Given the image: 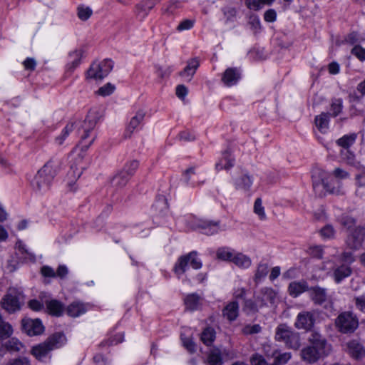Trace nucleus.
<instances>
[{
    "label": "nucleus",
    "instance_id": "53",
    "mask_svg": "<svg viewBox=\"0 0 365 365\" xmlns=\"http://www.w3.org/2000/svg\"><path fill=\"white\" fill-rule=\"evenodd\" d=\"M320 233L324 238L330 239L334 235V230L331 225H327L320 230Z\"/></svg>",
    "mask_w": 365,
    "mask_h": 365
},
{
    "label": "nucleus",
    "instance_id": "42",
    "mask_svg": "<svg viewBox=\"0 0 365 365\" xmlns=\"http://www.w3.org/2000/svg\"><path fill=\"white\" fill-rule=\"evenodd\" d=\"M253 212L258 216L260 220H265L267 219L264 207L262 205V198L257 197L255 200L254 202Z\"/></svg>",
    "mask_w": 365,
    "mask_h": 365
},
{
    "label": "nucleus",
    "instance_id": "37",
    "mask_svg": "<svg viewBox=\"0 0 365 365\" xmlns=\"http://www.w3.org/2000/svg\"><path fill=\"white\" fill-rule=\"evenodd\" d=\"M216 332L212 327H206L201 334L200 339L206 346H210L215 339Z\"/></svg>",
    "mask_w": 365,
    "mask_h": 365
},
{
    "label": "nucleus",
    "instance_id": "34",
    "mask_svg": "<svg viewBox=\"0 0 365 365\" xmlns=\"http://www.w3.org/2000/svg\"><path fill=\"white\" fill-rule=\"evenodd\" d=\"M232 262L242 269H247L252 264L251 259L241 252H235Z\"/></svg>",
    "mask_w": 365,
    "mask_h": 365
},
{
    "label": "nucleus",
    "instance_id": "57",
    "mask_svg": "<svg viewBox=\"0 0 365 365\" xmlns=\"http://www.w3.org/2000/svg\"><path fill=\"white\" fill-rule=\"evenodd\" d=\"M341 225L347 228L350 229L355 225V220L353 217L349 216H342L340 220Z\"/></svg>",
    "mask_w": 365,
    "mask_h": 365
},
{
    "label": "nucleus",
    "instance_id": "58",
    "mask_svg": "<svg viewBox=\"0 0 365 365\" xmlns=\"http://www.w3.org/2000/svg\"><path fill=\"white\" fill-rule=\"evenodd\" d=\"M341 100L337 99L332 102L331 105V111L334 116L338 115L341 111Z\"/></svg>",
    "mask_w": 365,
    "mask_h": 365
},
{
    "label": "nucleus",
    "instance_id": "30",
    "mask_svg": "<svg viewBox=\"0 0 365 365\" xmlns=\"http://www.w3.org/2000/svg\"><path fill=\"white\" fill-rule=\"evenodd\" d=\"M351 274V269L349 264H343L334 269V278L336 283L341 282L344 278Z\"/></svg>",
    "mask_w": 365,
    "mask_h": 365
},
{
    "label": "nucleus",
    "instance_id": "27",
    "mask_svg": "<svg viewBox=\"0 0 365 365\" xmlns=\"http://www.w3.org/2000/svg\"><path fill=\"white\" fill-rule=\"evenodd\" d=\"M200 63L197 58H192L187 61V64L185 68L180 73L182 77L187 78L188 81H190L195 73L196 70L199 67Z\"/></svg>",
    "mask_w": 365,
    "mask_h": 365
},
{
    "label": "nucleus",
    "instance_id": "46",
    "mask_svg": "<svg viewBox=\"0 0 365 365\" xmlns=\"http://www.w3.org/2000/svg\"><path fill=\"white\" fill-rule=\"evenodd\" d=\"M77 11L78 17L82 21L88 20L93 14L91 8L84 6H79Z\"/></svg>",
    "mask_w": 365,
    "mask_h": 365
},
{
    "label": "nucleus",
    "instance_id": "25",
    "mask_svg": "<svg viewBox=\"0 0 365 365\" xmlns=\"http://www.w3.org/2000/svg\"><path fill=\"white\" fill-rule=\"evenodd\" d=\"M83 53V49H76L69 53V61L67 63L68 71L73 72V70L80 65Z\"/></svg>",
    "mask_w": 365,
    "mask_h": 365
},
{
    "label": "nucleus",
    "instance_id": "38",
    "mask_svg": "<svg viewBox=\"0 0 365 365\" xmlns=\"http://www.w3.org/2000/svg\"><path fill=\"white\" fill-rule=\"evenodd\" d=\"M356 133L344 135L336 140V144L343 148L348 149L356 142Z\"/></svg>",
    "mask_w": 365,
    "mask_h": 365
},
{
    "label": "nucleus",
    "instance_id": "32",
    "mask_svg": "<svg viewBox=\"0 0 365 365\" xmlns=\"http://www.w3.org/2000/svg\"><path fill=\"white\" fill-rule=\"evenodd\" d=\"M197 227L202 229L204 234L207 235L215 234L218 232L220 230L219 222L200 221Z\"/></svg>",
    "mask_w": 365,
    "mask_h": 365
},
{
    "label": "nucleus",
    "instance_id": "10",
    "mask_svg": "<svg viewBox=\"0 0 365 365\" xmlns=\"http://www.w3.org/2000/svg\"><path fill=\"white\" fill-rule=\"evenodd\" d=\"M1 307L9 313H14L20 309L19 299L14 289H9L1 301Z\"/></svg>",
    "mask_w": 365,
    "mask_h": 365
},
{
    "label": "nucleus",
    "instance_id": "22",
    "mask_svg": "<svg viewBox=\"0 0 365 365\" xmlns=\"http://www.w3.org/2000/svg\"><path fill=\"white\" fill-rule=\"evenodd\" d=\"M293 333L290 328L286 324H279L276 330L275 339L277 341H284L286 344H289L290 337Z\"/></svg>",
    "mask_w": 365,
    "mask_h": 365
},
{
    "label": "nucleus",
    "instance_id": "52",
    "mask_svg": "<svg viewBox=\"0 0 365 365\" xmlns=\"http://www.w3.org/2000/svg\"><path fill=\"white\" fill-rule=\"evenodd\" d=\"M250 363L252 365H268L264 356L259 354H255L252 356Z\"/></svg>",
    "mask_w": 365,
    "mask_h": 365
},
{
    "label": "nucleus",
    "instance_id": "17",
    "mask_svg": "<svg viewBox=\"0 0 365 365\" xmlns=\"http://www.w3.org/2000/svg\"><path fill=\"white\" fill-rule=\"evenodd\" d=\"M185 181L187 184L191 185L192 187L200 186L205 180L202 176H199L195 173L194 168H190L185 171L184 173Z\"/></svg>",
    "mask_w": 365,
    "mask_h": 365
},
{
    "label": "nucleus",
    "instance_id": "56",
    "mask_svg": "<svg viewBox=\"0 0 365 365\" xmlns=\"http://www.w3.org/2000/svg\"><path fill=\"white\" fill-rule=\"evenodd\" d=\"M181 339L183 343V346L190 351L194 352L195 351V344L194 341L190 338L184 337V335L181 334Z\"/></svg>",
    "mask_w": 365,
    "mask_h": 365
},
{
    "label": "nucleus",
    "instance_id": "36",
    "mask_svg": "<svg viewBox=\"0 0 365 365\" xmlns=\"http://www.w3.org/2000/svg\"><path fill=\"white\" fill-rule=\"evenodd\" d=\"M235 252L229 247H220L217 249L216 256L218 259L232 262Z\"/></svg>",
    "mask_w": 365,
    "mask_h": 365
},
{
    "label": "nucleus",
    "instance_id": "4",
    "mask_svg": "<svg viewBox=\"0 0 365 365\" xmlns=\"http://www.w3.org/2000/svg\"><path fill=\"white\" fill-rule=\"evenodd\" d=\"M330 175L321 168H315L312 171L313 189L315 193L319 197L326 195L327 192L334 194L336 195L344 194L339 186L337 187H332L329 178Z\"/></svg>",
    "mask_w": 365,
    "mask_h": 365
},
{
    "label": "nucleus",
    "instance_id": "13",
    "mask_svg": "<svg viewBox=\"0 0 365 365\" xmlns=\"http://www.w3.org/2000/svg\"><path fill=\"white\" fill-rule=\"evenodd\" d=\"M98 118L97 115L93 113H90L83 121L81 129L83 133L81 135L82 142L85 141L86 138L90 137V133L92 131L97 123Z\"/></svg>",
    "mask_w": 365,
    "mask_h": 365
},
{
    "label": "nucleus",
    "instance_id": "6",
    "mask_svg": "<svg viewBox=\"0 0 365 365\" xmlns=\"http://www.w3.org/2000/svg\"><path fill=\"white\" fill-rule=\"evenodd\" d=\"M113 68V62L110 59H105L101 63H93L87 71V78L94 80H102L107 76Z\"/></svg>",
    "mask_w": 365,
    "mask_h": 365
},
{
    "label": "nucleus",
    "instance_id": "59",
    "mask_svg": "<svg viewBox=\"0 0 365 365\" xmlns=\"http://www.w3.org/2000/svg\"><path fill=\"white\" fill-rule=\"evenodd\" d=\"M277 19V12L273 9L267 10L264 14V19L267 22H274Z\"/></svg>",
    "mask_w": 365,
    "mask_h": 365
},
{
    "label": "nucleus",
    "instance_id": "9",
    "mask_svg": "<svg viewBox=\"0 0 365 365\" xmlns=\"http://www.w3.org/2000/svg\"><path fill=\"white\" fill-rule=\"evenodd\" d=\"M365 240V229L357 227L350 232L346 240V246L351 250H358Z\"/></svg>",
    "mask_w": 365,
    "mask_h": 365
},
{
    "label": "nucleus",
    "instance_id": "54",
    "mask_svg": "<svg viewBox=\"0 0 365 365\" xmlns=\"http://www.w3.org/2000/svg\"><path fill=\"white\" fill-rule=\"evenodd\" d=\"M195 21L190 19H185L181 21L179 25L177 26V30L178 31H182L185 30H189L192 28L194 26Z\"/></svg>",
    "mask_w": 365,
    "mask_h": 365
},
{
    "label": "nucleus",
    "instance_id": "40",
    "mask_svg": "<svg viewBox=\"0 0 365 365\" xmlns=\"http://www.w3.org/2000/svg\"><path fill=\"white\" fill-rule=\"evenodd\" d=\"M274 0H245V4L250 9L258 11L264 4L271 5Z\"/></svg>",
    "mask_w": 365,
    "mask_h": 365
},
{
    "label": "nucleus",
    "instance_id": "1",
    "mask_svg": "<svg viewBox=\"0 0 365 365\" xmlns=\"http://www.w3.org/2000/svg\"><path fill=\"white\" fill-rule=\"evenodd\" d=\"M62 160L57 157L51 158L44 165L38 170L31 185L38 192H46L50 189L51 183L61 170Z\"/></svg>",
    "mask_w": 365,
    "mask_h": 365
},
{
    "label": "nucleus",
    "instance_id": "12",
    "mask_svg": "<svg viewBox=\"0 0 365 365\" xmlns=\"http://www.w3.org/2000/svg\"><path fill=\"white\" fill-rule=\"evenodd\" d=\"M22 328L29 336L40 335L44 331V327L38 319H24L22 320Z\"/></svg>",
    "mask_w": 365,
    "mask_h": 365
},
{
    "label": "nucleus",
    "instance_id": "3",
    "mask_svg": "<svg viewBox=\"0 0 365 365\" xmlns=\"http://www.w3.org/2000/svg\"><path fill=\"white\" fill-rule=\"evenodd\" d=\"M66 342V337L62 332H56L49 336L43 342L32 347L31 354L38 361H43L51 351L59 349Z\"/></svg>",
    "mask_w": 365,
    "mask_h": 365
},
{
    "label": "nucleus",
    "instance_id": "20",
    "mask_svg": "<svg viewBox=\"0 0 365 365\" xmlns=\"http://www.w3.org/2000/svg\"><path fill=\"white\" fill-rule=\"evenodd\" d=\"M76 128V122L70 121L63 128L61 133L54 138V142L58 145H62L68 139L70 134Z\"/></svg>",
    "mask_w": 365,
    "mask_h": 365
},
{
    "label": "nucleus",
    "instance_id": "16",
    "mask_svg": "<svg viewBox=\"0 0 365 365\" xmlns=\"http://www.w3.org/2000/svg\"><path fill=\"white\" fill-rule=\"evenodd\" d=\"M155 4L154 0H144L138 4L135 11L136 16L140 19V21L143 20L150 11L155 6Z\"/></svg>",
    "mask_w": 365,
    "mask_h": 365
},
{
    "label": "nucleus",
    "instance_id": "64",
    "mask_svg": "<svg viewBox=\"0 0 365 365\" xmlns=\"http://www.w3.org/2000/svg\"><path fill=\"white\" fill-rule=\"evenodd\" d=\"M93 361L96 365H107L108 364V358L100 354L94 356Z\"/></svg>",
    "mask_w": 365,
    "mask_h": 365
},
{
    "label": "nucleus",
    "instance_id": "63",
    "mask_svg": "<svg viewBox=\"0 0 365 365\" xmlns=\"http://www.w3.org/2000/svg\"><path fill=\"white\" fill-rule=\"evenodd\" d=\"M355 304L360 311L365 312V295L356 297Z\"/></svg>",
    "mask_w": 365,
    "mask_h": 365
},
{
    "label": "nucleus",
    "instance_id": "39",
    "mask_svg": "<svg viewBox=\"0 0 365 365\" xmlns=\"http://www.w3.org/2000/svg\"><path fill=\"white\" fill-rule=\"evenodd\" d=\"M66 312L70 317H77L85 313L86 309L83 304L79 302H73L67 307Z\"/></svg>",
    "mask_w": 365,
    "mask_h": 365
},
{
    "label": "nucleus",
    "instance_id": "61",
    "mask_svg": "<svg viewBox=\"0 0 365 365\" xmlns=\"http://www.w3.org/2000/svg\"><path fill=\"white\" fill-rule=\"evenodd\" d=\"M236 10L234 8H226L224 9V14L227 18V21H233L236 16Z\"/></svg>",
    "mask_w": 365,
    "mask_h": 365
},
{
    "label": "nucleus",
    "instance_id": "7",
    "mask_svg": "<svg viewBox=\"0 0 365 365\" xmlns=\"http://www.w3.org/2000/svg\"><path fill=\"white\" fill-rule=\"evenodd\" d=\"M335 324L339 331L344 334L354 332L359 325L357 318L350 312L341 313Z\"/></svg>",
    "mask_w": 365,
    "mask_h": 365
},
{
    "label": "nucleus",
    "instance_id": "31",
    "mask_svg": "<svg viewBox=\"0 0 365 365\" xmlns=\"http://www.w3.org/2000/svg\"><path fill=\"white\" fill-rule=\"evenodd\" d=\"M184 302L186 309L190 311L197 310L201 306V298L197 294H188Z\"/></svg>",
    "mask_w": 365,
    "mask_h": 365
},
{
    "label": "nucleus",
    "instance_id": "15",
    "mask_svg": "<svg viewBox=\"0 0 365 365\" xmlns=\"http://www.w3.org/2000/svg\"><path fill=\"white\" fill-rule=\"evenodd\" d=\"M252 184L253 177L247 173L240 175L234 182L235 189L245 193L250 191Z\"/></svg>",
    "mask_w": 365,
    "mask_h": 365
},
{
    "label": "nucleus",
    "instance_id": "14",
    "mask_svg": "<svg viewBox=\"0 0 365 365\" xmlns=\"http://www.w3.org/2000/svg\"><path fill=\"white\" fill-rule=\"evenodd\" d=\"M241 78V73L236 68H228L222 74V81L228 87L232 86L237 83Z\"/></svg>",
    "mask_w": 365,
    "mask_h": 365
},
{
    "label": "nucleus",
    "instance_id": "51",
    "mask_svg": "<svg viewBox=\"0 0 365 365\" xmlns=\"http://www.w3.org/2000/svg\"><path fill=\"white\" fill-rule=\"evenodd\" d=\"M307 253L313 257L320 259L323 256V249L319 245H312L307 250Z\"/></svg>",
    "mask_w": 365,
    "mask_h": 365
},
{
    "label": "nucleus",
    "instance_id": "28",
    "mask_svg": "<svg viewBox=\"0 0 365 365\" xmlns=\"http://www.w3.org/2000/svg\"><path fill=\"white\" fill-rule=\"evenodd\" d=\"M262 309L259 303L257 302V300L254 298L252 299H245L244 303L242 305V311L248 316H252L257 314L259 310Z\"/></svg>",
    "mask_w": 365,
    "mask_h": 365
},
{
    "label": "nucleus",
    "instance_id": "24",
    "mask_svg": "<svg viewBox=\"0 0 365 365\" xmlns=\"http://www.w3.org/2000/svg\"><path fill=\"white\" fill-rule=\"evenodd\" d=\"M348 352L354 358H361L365 355L364 346L357 340H351L347 344Z\"/></svg>",
    "mask_w": 365,
    "mask_h": 365
},
{
    "label": "nucleus",
    "instance_id": "8",
    "mask_svg": "<svg viewBox=\"0 0 365 365\" xmlns=\"http://www.w3.org/2000/svg\"><path fill=\"white\" fill-rule=\"evenodd\" d=\"M254 298L262 308L274 305L277 300V293L271 287H262L254 294Z\"/></svg>",
    "mask_w": 365,
    "mask_h": 365
},
{
    "label": "nucleus",
    "instance_id": "35",
    "mask_svg": "<svg viewBox=\"0 0 365 365\" xmlns=\"http://www.w3.org/2000/svg\"><path fill=\"white\" fill-rule=\"evenodd\" d=\"M130 178L125 172L120 170L110 180L111 185L115 188L123 187L128 182Z\"/></svg>",
    "mask_w": 365,
    "mask_h": 365
},
{
    "label": "nucleus",
    "instance_id": "62",
    "mask_svg": "<svg viewBox=\"0 0 365 365\" xmlns=\"http://www.w3.org/2000/svg\"><path fill=\"white\" fill-rule=\"evenodd\" d=\"M43 276L46 277H56V274L53 269L49 266H43L41 269Z\"/></svg>",
    "mask_w": 365,
    "mask_h": 365
},
{
    "label": "nucleus",
    "instance_id": "23",
    "mask_svg": "<svg viewBox=\"0 0 365 365\" xmlns=\"http://www.w3.org/2000/svg\"><path fill=\"white\" fill-rule=\"evenodd\" d=\"M314 317L312 313L307 312L298 314V329L309 330L314 325Z\"/></svg>",
    "mask_w": 365,
    "mask_h": 365
},
{
    "label": "nucleus",
    "instance_id": "48",
    "mask_svg": "<svg viewBox=\"0 0 365 365\" xmlns=\"http://www.w3.org/2000/svg\"><path fill=\"white\" fill-rule=\"evenodd\" d=\"M261 331L262 327L259 324H247L242 329V332L245 335L258 334L261 332Z\"/></svg>",
    "mask_w": 365,
    "mask_h": 365
},
{
    "label": "nucleus",
    "instance_id": "45",
    "mask_svg": "<svg viewBox=\"0 0 365 365\" xmlns=\"http://www.w3.org/2000/svg\"><path fill=\"white\" fill-rule=\"evenodd\" d=\"M208 362L210 365H222V359L219 350H213L208 356Z\"/></svg>",
    "mask_w": 365,
    "mask_h": 365
},
{
    "label": "nucleus",
    "instance_id": "41",
    "mask_svg": "<svg viewBox=\"0 0 365 365\" xmlns=\"http://www.w3.org/2000/svg\"><path fill=\"white\" fill-rule=\"evenodd\" d=\"M1 346H3L2 344H0ZM4 346L5 348L10 351H19L23 346L22 343L16 338H11L9 339ZM2 356V354L0 353V356Z\"/></svg>",
    "mask_w": 365,
    "mask_h": 365
},
{
    "label": "nucleus",
    "instance_id": "47",
    "mask_svg": "<svg viewBox=\"0 0 365 365\" xmlns=\"http://www.w3.org/2000/svg\"><path fill=\"white\" fill-rule=\"evenodd\" d=\"M139 166V163L138 160H133L130 162H128L124 166L123 169L122 170L123 172H125L128 174V176L130 178L131 176L134 175L136 170L138 169Z\"/></svg>",
    "mask_w": 365,
    "mask_h": 365
},
{
    "label": "nucleus",
    "instance_id": "19",
    "mask_svg": "<svg viewBox=\"0 0 365 365\" xmlns=\"http://www.w3.org/2000/svg\"><path fill=\"white\" fill-rule=\"evenodd\" d=\"M265 354L268 359H274L273 363L269 365H284L291 358V354L289 353H280L277 349H274L270 354H269L268 351L265 350Z\"/></svg>",
    "mask_w": 365,
    "mask_h": 365
},
{
    "label": "nucleus",
    "instance_id": "11",
    "mask_svg": "<svg viewBox=\"0 0 365 365\" xmlns=\"http://www.w3.org/2000/svg\"><path fill=\"white\" fill-rule=\"evenodd\" d=\"M309 291L312 299L317 304H322L325 302L327 299L326 290L319 287H312L308 289V285L306 282H298V294L299 293Z\"/></svg>",
    "mask_w": 365,
    "mask_h": 365
},
{
    "label": "nucleus",
    "instance_id": "33",
    "mask_svg": "<svg viewBox=\"0 0 365 365\" xmlns=\"http://www.w3.org/2000/svg\"><path fill=\"white\" fill-rule=\"evenodd\" d=\"M329 114L327 113H322L315 117V124L318 130L325 133L329 129Z\"/></svg>",
    "mask_w": 365,
    "mask_h": 365
},
{
    "label": "nucleus",
    "instance_id": "18",
    "mask_svg": "<svg viewBox=\"0 0 365 365\" xmlns=\"http://www.w3.org/2000/svg\"><path fill=\"white\" fill-rule=\"evenodd\" d=\"M145 114L146 111L143 109H140L136 112L135 115L130 119V121L128 125L127 126L126 135L128 134V136H130V135L134 132V130L143 121Z\"/></svg>",
    "mask_w": 365,
    "mask_h": 365
},
{
    "label": "nucleus",
    "instance_id": "44",
    "mask_svg": "<svg viewBox=\"0 0 365 365\" xmlns=\"http://www.w3.org/2000/svg\"><path fill=\"white\" fill-rule=\"evenodd\" d=\"M268 273V265L264 263L259 264L255 274V282H259Z\"/></svg>",
    "mask_w": 365,
    "mask_h": 365
},
{
    "label": "nucleus",
    "instance_id": "49",
    "mask_svg": "<svg viewBox=\"0 0 365 365\" xmlns=\"http://www.w3.org/2000/svg\"><path fill=\"white\" fill-rule=\"evenodd\" d=\"M351 53L360 61L363 62L365 61V48L360 45H355L351 50Z\"/></svg>",
    "mask_w": 365,
    "mask_h": 365
},
{
    "label": "nucleus",
    "instance_id": "26",
    "mask_svg": "<svg viewBox=\"0 0 365 365\" xmlns=\"http://www.w3.org/2000/svg\"><path fill=\"white\" fill-rule=\"evenodd\" d=\"M222 314L225 317H226L229 321L232 322L235 321L239 314V304L236 301H233L230 302L227 306L223 309Z\"/></svg>",
    "mask_w": 365,
    "mask_h": 365
},
{
    "label": "nucleus",
    "instance_id": "60",
    "mask_svg": "<svg viewBox=\"0 0 365 365\" xmlns=\"http://www.w3.org/2000/svg\"><path fill=\"white\" fill-rule=\"evenodd\" d=\"M7 365H31V363L26 357H19L11 360Z\"/></svg>",
    "mask_w": 365,
    "mask_h": 365
},
{
    "label": "nucleus",
    "instance_id": "43",
    "mask_svg": "<svg viewBox=\"0 0 365 365\" xmlns=\"http://www.w3.org/2000/svg\"><path fill=\"white\" fill-rule=\"evenodd\" d=\"M247 24L250 26V29L255 34H257L261 30L260 20L259 17L255 14H251L249 16Z\"/></svg>",
    "mask_w": 365,
    "mask_h": 365
},
{
    "label": "nucleus",
    "instance_id": "2",
    "mask_svg": "<svg viewBox=\"0 0 365 365\" xmlns=\"http://www.w3.org/2000/svg\"><path fill=\"white\" fill-rule=\"evenodd\" d=\"M309 341L312 345L304 349L301 353L304 361L314 363L320 357L327 354L329 347L327 341L320 334L316 331L312 332Z\"/></svg>",
    "mask_w": 365,
    "mask_h": 365
},
{
    "label": "nucleus",
    "instance_id": "50",
    "mask_svg": "<svg viewBox=\"0 0 365 365\" xmlns=\"http://www.w3.org/2000/svg\"><path fill=\"white\" fill-rule=\"evenodd\" d=\"M115 86L110 83H108L105 84L103 86L101 87L97 93L101 96H108L112 94L115 91Z\"/></svg>",
    "mask_w": 365,
    "mask_h": 365
},
{
    "label": "nucleus",
    "instance_id": "5",
    "mask_svg": "<svg viewBox=\"0 0 365 365\" xmlns=\"http://www.w3.org/2000/svg\"><path fill=\"white\" fill-rule=\"evenodd\" d=\"M188 264H190L195 269H199L202 267V262L197 258V252L196 251L190 252L178 258L173 269L175 273L178 276L182 275L185 272Z\"/></svg>",
    "mask_w": 365,
    "mask_h": 365
},
{
    "label": "nucleus",
    "instance_id": "21",
    "mask_svg": "<svg viewBox=\"0 0 365 365\" xmlns=\"http://www.w3.org/2000/svg\"><path fill=\"white\" fill-rule=\"evenodd\" d=\"M47 312L49 314L55 317H60L64 311V305L56 299L47 300L46 302Z\"/></svg>",
    "mask_w": 365,
    "mask_h": 365
},
{
    "label": "nucleus",
    "instance_id": "29",
    "mask_svg": "<svg viewBox=\"0 0 365 365\" xmlns=\"http://www.w3.org/2000/svg\"><path fill=\"white\" fill-rule=\"evenodd\" d=\"M235 160L231 156V153L229 150H225L222 153V157L215 165L217 170H221L222 169L229 170L234 165Z\"/></svg>",
    "mask_w": 365,
    "mask_h": 365
},
{
    "label": "nucleus",
    "instance_id": "55",
    "mask_svg": "<svg viewBox=\"0 0 365 365\" xmlns=\"http://www.w3.org/2000/svg\"><path fill=\"white\" fill-rule=\"evenodd\" d=\"M16 248L17 250L21 252V254H25L26 256H25V258L29 259H34V255L30 253L26 248L25 245L23 244L21 241H18L16 243Z\"/></svg>",
    "mask_w": 365,
    "mask_h": 365
}]
</instances>
